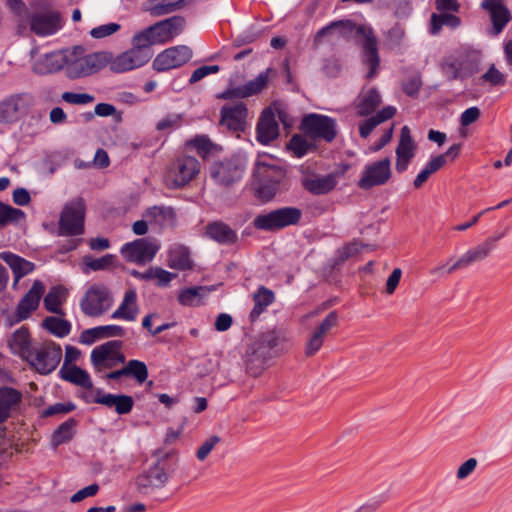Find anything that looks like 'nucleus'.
Masks as SVG:
<instances>
[{
	"label": "nucleus",
	"instance_id": "nucleus-1",
	"mask_svg": "<svg viewBox=\"0 0 512 512\" xmlns=\"http://www.w3.org/2000/svg\"><path fill=\"white\" fill-rule=\"evenodd\" d=\"M172 39V34H135L131 48L114 55L107 51L108 66L113 73H125L147 64L154 55L153 45L162 44Z\"/></svg>",
	"mask_w": 512,
	"mask_h": 512
},
{
	"label": "nucleus",
	"instance_id": "nucleus-2",
	"mask_svg": "<svg viewBox=\"0 0 512 512\" xmlns=\"http://www.w3.org/2000/svg\"><path fill=\"white\" fill-rule=\"evenodd\" d=\"M107 51L86 53L81 45L70 48L66 77L71 80L86 78L100 72L108 61Z\"/></svg>",
	"mask_w": 512,
	"mask_h": 512
},
{
	"label": "nucleus",
	"instance_id": "nucleus-3",
	"mask_svg": "<svg viewBox=\"0 0 512 512\" xmlns=\"http://www.w3.org/2000/svg\"><path fill=\"white\" fill-rule=\"evenodd\" d=\"M289 338L287 333L282 330H271L257 336L249 345L246 351L248 362L266 360L276 356L288 348Z\"/></svg>",
	"mask_w": 512,
	"mask_h": 512
},
{
	"label": "nucleus",
	"instance_id": "nucleus-4",
	"mask_svg": "<svg viewBox=\"0 0 512 512\" xmlns=\"http://www.w3.org/2000/svg\"><path fill=\"white\" fill-rule=\"evenodd\" d=\"M483 62L482 53L478 50H463L449 56L442 64L447 79H465L480 71Z\"/></svg>",
	"mask_w": 512,
	"mask_h": 512
},
{
	"label": "nucleus",
	"instance_id": "nucleus-5",
	"mask_svg": "<svg viewBox=\"0 0 512 512\" xmlns=\"http://www.w3.org/2000/svg\"><path fill=\"white\" fill-rule=\"evenodd\" d=\"M62 358V349L59 344L46 340L35 343L27 354L25 361L38 373L47 375L53 372Z\"/></svg>",
	"mask_w": 512,
	"mask_h": 512
},
{
	"label": "nucleus",
	"instance_id": "nucleus-6",
	"mask_svg": "<svg viewBox=\"0 0 512 512\" xmlns=\"http://www.w3.org/2000/svg\"><path fill=\"white\" fill-rule=\"evenodd\" d=\"M302 210L297 207L287 206L259 214L255 217L254 227L264 231H278L288 226L299 224L302 219Z\"/></svg>",
	"mask_w": 512,
	"mask_h": 512
},
{
	"label": "nucleus",
	"instance_id": "nucleus-7",
	"mask_svg": "<svg viewBox=\"0 0 512 512\" xmlns=\"http://www.w3.org/2000/svg\"><path fill=\"white\" fill-rule=\"evenodd\" d=\"M200 172V162L193 156L181 155L167 168L165 183L170 188H181L191 182Z\"/></svg>",
	"mask_w": 512,
	"mask_h": 512
},
{
	"label": "nucleus",
	"instance_id": "nucleus-8",
	"mask_svg": "<svg viewBox=\"0 0 512 512\" xmlns=\"http://www.w3.org/2000/svg\"><path fill=\"white\" fill-rule=\"evenodd\" d=\"M86 206L82 198L68 202L59 218L58 233L61 236H77L84 233Z\"/></svg>",
	"mask_w": 512,
	"mask_h": 512
},
{
	"label": "nucleus",
	"instance_id": "nucleus-9",
	"mask_svg": "<svg viewBox=\"0 0 512 512\" xmlns=\"http://www.w3.org/2000/svg\"><path fill=\"white\" fill-rule=\"evenodd\" d=\"M114 297L110 289L100 283L92 284L81 299L82 312L89 317H99L113 305Z\"/></svg>",
	"mask_w": 512,
	"mask_h": 512
},
{
	"label": "nucleus",
	"instance_id": "nucleus-10",
	"mask_svg": "<svg viewBox=\"0 0 512 512\" xmlns=\"http://www.w3.org/2000/svg\"><path fill=\"white\" fill-rule=\"evenodd\" d=\"M35 104L29 93L11 94L0 101V124L11 125L18 122Z\"/></svg>",
	"mask_w": 512,
	"mask_h": 512
},
{
	"label": "nucleus",
	"instance_id": "nucleus-11",
	"mask_svg": "<svg viewBox=\"0 0 512 512\" xmlns=\"http://www.w3.org/2000/svg\"><path fill=\"white\" fill-rule=\"evenodd\" d=\"M122 342L110 340L96 346L90 355L91 363L97 372L111 369L125 363V356L121 352Z\"/></svg>",
	"mask_w": 512,
	"mask_h": 512
},
{
	"label": "nucleus",
	"instance_id": "nucleus-12",
	"mask_svg": "<svg viewBox=\"0 0 512 512\" xmlns=\"http://www.w3.org/2000/svg\"><path fill=\"white\" fill-rule=\"evenodd\" d=\"M301 129L312 139L332 142L336 135V122L331 117L320 114H308L301 122Z\"/></svg>",
	"mask_w": 512,
	"mask_h": 512
},
{
	"label": "nucleus",
	"instance_id": "nucleus-13",
	"mask_svg": "<svg viewBox=\"0 0 512 512\" xmlns=\"http://www.w3.org/2000/svg\"><path fill=\"white\" fill-rule=\"evenodd\" d=\"M391 176V160L386 157L364 167L362 176L358 181V187L369 190L376 186H382L390 180Z\"/></svg>",
	"mask_w": 512,
	"mask_h": 512
},
{
	"label": "nucleus",
	"instance_id": "nucleus-14",
	"mask_svg": "<svg viewBox=\"0 0 512 512\" xmlns=\"http://www.w3.org/2000/svg\"><path fill=\"white\" fill-rule=\"evenodd\" d=\"M159 248L155 241L140 238L125 243L121 248V254L128 262L143 265L153 260Z\"/></svg>",
	"mask_w": 512,
	"mask_h": 512
},
{
	"label": "nucleus",
	"instance_id": "nucleus-15",
	"mask_svg": "<svg viewBox=\"0 0 512 512\" xmlns=\"http://www.w3.org/2000/svg\"><path fill=\"white\" fill-rule=\"evenodd\" d=\"M44 292V284L35 280L29 291L18 302L15 313L10 317V325L28 319L38 309Z\"/></svg>",
	"mask_w": 512,
	"mask_h": 512
},
{
	"label": "nucleus",
	"instance_id": "nucleus-16",
	"mask_svg": "<svg viewBox=\"0 0 512 512\" xmlns=\"http://www.w3.org/2000/svg\"><path fill=\"white\" fill-rule=\"evenodd\" d=\"M192 55L191 48L186 45L170 47L156 56L152 66L158 72H165L184 65Z\"/></svg>",
	"mask_w": 512,
	"mask_h": 512
},
{
	"label": "nucleus",
	"instance_id": "nucleus-17",
	"mask_svg": "<svg viewBox=\"0 0 512 512\" xmlns=\"http://www.w3.org/2000/svg\"><path fill=\"white\" fill-rule=\"evenodd\" d=\"M337 325V312H329L326 317L307 336L304 350L305 355L307 357L314 356L323 346L328 333Z\"/></svg>",
	"mask_w": 512,
	"mask_h": 512
},
{
	"label": "nucleus",
	"instance_id": "nucleus-18",
	"mask_svg": "<svg viewBox=\"0 0 512 512\" xmlns=\"http://www.w3.org/2000/svg\"><path fill=\"white\" fill-rule=\"evenodd\" d=\"M70 48L46 53L33 64V71L38 75L54 74L61 70L66 72Z\"/></svg>",
	"mask_w": 512,
	"mask_h": 512
},
{
	"label": "nucleus",
	"instance_id": "nucleus-19",
	"mask_svg": "<svg viewBox=\"0 0 512 512\" xmlns=\"http://www.w3.org/2000/svg\"><path fill=\"white\" fill-rule=\"evenodd\" d=\"M272 70L270 68L261 72L256 78L250 80L246 84L227 89L218 95L219 99H232V98H247L260 93L268 85L269 74Z\"/></svg>",
	"mask_w": 512,
	"mask_h": 512
},
{
	"label": "nucleus",
	"instance_id": "nucleus-20",
	"mask_svg": "<svg viewBox=\"0 0 512 512\" xmlns=\"http://www.w3.org/2000/svg\"><path fill=\"white\" fill-rule=\"evenodd\" d=\"M416 143L414 142L411 131L408 126H403L400 132L399 143L396 148L395 169L402 173L407 170L409 163L416 153Z\"/></svg>",
	"mask_w": 512,
	"mask_h": 512
},
{
	"label": "nucleus",
	"instance_id": "nucleus-21",
	"mask_svg": "<svg viewBox=\"0 0 512 512\" xmlns=\"http://www.w3.org/2000/svg\"><path fill=\"white\" fill-rule=\"evenodd\" d=\"M242 166L233 159L215 162L210 168L211 177L220 185L229 186L242 177Z\"/></svg>",
	"mask_w": 512,
	"mask_h": 512
},
{
	"label": "nucleus",
	"instance_id": "nucleus-22",
	"mask_svg": "<svg viewBox=\"0 0 512 512\" xmlns=\"http://www.w3.org/2000/svg\"><path fill=\"white\" fill-rule=\"evenodd\" d=\"M168 481V474L164 467L155 463L136 479L137 490L142 494H149L155 489L162 488Z\"/></svg>",
	"mask_w": 512,
	"mask_h": 512
},
{
	"label": "nucleus",
	"instance_id": "nucleus-23",
	"mask_svg": "<svg viewBox=\"0 0 512 512\" xmlns=\"http://www.w3.org/2000/svg\"><path fill=\"white\" fill-rule=\"evenodd\" d=\"M361 65L367 69L365 77L372 79L376 76L380 65L377 40L373 34H363L361 39Z\"/></svg>",
	"mask_w": 512,
	"mask_h": 512
},
{
	"label": "nucleus",
	"instance_id": "nucleus-24",
	"mask_svg": "<svg viewBox=\"0 0 512 512\" xmlns=\"http://www.w3.org/2000/svg\"><path fill=\"white\" fill-rule=\"evenodd\" d=\"M247 116L248 110L244 102L226 104L221 109V124L235 132L244 131Z\"/></svg>",
	"mask_w": 512,
	"mask_h": 512
},
{
	"label": "nucleus",
	"instance_id": "nucleus-25",
	"mask_svg": "<svg viewBox=\"0 0 512 512\" xmlns=\"http://www.w3.org/2000/svg\"><path fill=\"white\" fill-rule=\"evenodd\" d=\"M274 161L271 156L266 154L258 156L254 169L256 181L280 183L284 179L285 171Z\"/></svg>",
	"mask_w": 512,
	"mask_h": 512
},
{
	"label": "nucleus",
	"instance_id": "nucleus-26",
	"mask_svg": "<svg viewBox=\"0 0 512 512\" xmlns=\"http://www.w3.org/2000/svg\"><path fill=\"white\" fill-rule=\"evenodd\" d=\"M493 251V240L485 239L482 243L467 250L454 264L451 270H460L484 261Z\"/></svg>",
	"mask_w": 512,
	"mask_h": 512
},
{
	"label": "nucleus",
	"instance_id": "nucleus-27",
	"mask_svg": "<svg viewBox=\"0 0 512 512\" xmlns=\"http://www.w3.org/2000/svg\"><path fill=\"white\" fill-rule=\"evenodd\" d=\"M94 392V403L102 404L108 408H114L120 415L128 414L133 409L134 400L131 396L124 394H103L100 389H96Z\"/></svg>",
	"mask_w": 512,
	"mask_h": 512
},
{
	"label": "nucleus",
	"instance_id": "nucleus-28",
	"mask_svg": "<svg viewBox=\"0 0 512 512\" xmlns=\"http://www.w3.org/2000/svg\"><path fill=\"white\" fill-rule=\"evenodd\" d=\"M279 135V126L271 109H265L257 124V139L262 144H269Z\"/></svg>",
	"mask_w": 512,
	"mask_h": 512
},
{
	"label": "nucleus",
	"instance_id": "nucleus-29",
	"mask_svg": "<svg viewBox=\"0 0 512 512\" xmlns=\"http://www.w3.org/2000/svg\"><path fill=\"white\" fill-rule=\"evenodd\" d=\"M204 235L221 245H232L238 239L236 231L222 221L208 223Z\"/></svg>",
	"mask_w": 512,
	"mask_h": 512
},
{
	"label": "nucleus",
	"instance_id": "nucleus-30",
	"mask_svg": "<svg viewBox=\"0 0 512 512\" xmlns=\"http://www.w3.org/2000/svg\"><path fill=\"white\" fill-rule=\"evenodd\" d=\"M22 401V394L12 387L0 388V424L15 412Z\"/></svg>",
	"mask_w": 512,
	"mask_h": 512
},
{
	"label": "nucleus",
	"instance_id": "nucleus-31",
	"mask_svg": "<svg viewBox=\"0 0 512 512\" xmlns=\"http://www.w3.org/2000/svg\"><path fill=\"white\" fill-rule=\"evenodd\" d=\"M481 6L488 11L495 32H501L511 18L503 0H484Z\"/></svg>",
	"mask_w": 512,
	"mask_h": 512
},
{
	"label": "nucleus",
	"instance_id": "nucleus-32",
	"mask_svg": "<svg viewBox=\"0 0 512 512\" xmlns=\"http://www.w3.org/2000/svg\"><path fill=\"white\" fill-rule=\"evenodd\" d=\"M139 314L137 303V294L134 289L125 292L123 300L119 307L112 313V319L124 320L128 322L135 321Z\"/></svg>",
	"mask_w": 512,
	"mask_h": 512
},
{
	"label": "nucleus",
	"instance_id": "nucleus-33",
	"mask_svg": "<svg viewBox=\"0 0 512 512\" xmlns=\"http://www.w3.org/2000/svg\"><path fill=\"white\" fill-rule=\"evenodd\" d=\"M143 217L150 225L160 228L172 227L176 223V214L171 207L153 206L145 211Z\"/></svg>",
	"mask_w": 512,
	"mask_h": 512
},
{
	"label": "nucleus",
	"instance_id": "nucleus-34",
	"mask_svg": "<svg viewBox=\"0 0 512 512\" xmlns=\"http://www.w3.org/2000/svg\"><path fill=\"white\" fill-rule=\"evenodd\" d=\"M302 185L312 194L323 195L329 193L335 188L337 185V178L334 174L316 175L304 178Z\"/></svg>",
	"mask_w": 512,
	"mask_h": 512
},
{
	"label": "nucleus",
	"instance_id": "nucleus-35",
	"mask_svg": "<svg viewBox=\"0 0 512 512\" xmlns=\"http://www.w3.org/2000/svg\"><path fill=\"white\" fill-rule=\"evenodd\" d=\"M62 28V19L56 11L40 12L32 18L33 32H52Z\"/></svg>",
	"mask_w": 512,
	"mask_h": 512
},
{
	"label": "nucleus",
	"instance_id": "nucleus-36",
	"mask_svg": "<svg viewBox=\"0 0 512 512\" xmlns=\"http://www.w3.org/2000/svg\"><path fill=\"white\" fill-rule=\"evenodd\" d=\"M8 345L14 354L25 360L27 354L32 350L30 331L22 326L15 330L8 340Z\"/></svg>",
	"mask_w": 512,
	"mask_h": 512
},
{
	"label": "nucleus",
	"instance_id": "nucleus-37",
	"mask_svg": "<svg viewBox=\"0 0 512 512\" xmlns=\"http://www.w3.org/2000/svg\"><path fill=\"white\" fill-rule=\"evenodd\" d=\"M60 377L74 385L80 386L87 390H93V382L87 371L82 368L71 365H63L59 371Z\"/></svg>",
	"mask_w": 512,
	"mask_h": 512
},
{
	"label": "nucleus",
	"instance_id": "nucleus-38",
	"mask_svg": "<svg viewBox=\"0 0 512 512\" xmlns=\"http://www.w3.org/2000/svg\"><path fill=\"white\" fill-rule=\"evenodd\" d=\"M0 258L12 269L15 277V283H17L20 278L31 273L35 268V265L32 262L11 252H1Z\"/></svg>",
	"mask_w": 512,
	"mask_h": 512
},
{
	"label": "nucleus",
	"instance_id": "nucleus-39",
	"mask_svg": "<svg viewBox=\"0 0 512 512\" xmlns=\"http://www.w3.org/2000/svg\"><path fill=\"white\" fill-rule=\"evenodd\" d=\"M396 108L387 106L369 117L359 125V133L362 138H367L371 132L380 124L394 117Z\"/></svg>",
	"mask_w": 512,
	"mask_h": 512
},
{
	"label": "nucleus",
	"instance_id": "nucleus-40",
	"mask_svg": "<svg viewBox=\"0 0 512 512\" xmlns=\"http://www.w3.org/2000/svg\"><path fill=\"white\" fill-rule=\"evenodd\" d=\"M381 95L375 88L362 91L357 98V110L360 116H368L381 104Z\"/></svg>",
	"mask_w": 512,
	"mask_h": 512
},
{
	"label": "nucleus",
	"instance_id": "nucleus-41",
	"mask_svg": "<svg viewBox=\"0 0 512 512\" xmlns=\"http://www.w3.org/2000/svg\"><path fill=\"white\" fill-rule=\"evenodd\" d=\"M168 265L177 270L191 269L193 264L189 249L180 244L173 245L168 252Z\"/></svg>",
	"mask_w": 512,
	"mask_h": 512
},
{
	"label": "nucleus",
	"instance_id": "nucleus-42",
	"mask_svg": "<svg viewBox=\"0 0 512 512\" xmlns=\"http://www.w3.org/2000/svg\"><path fill=\"white\" fill-rule=\"evenodd\" d=\"M274 298L272 290L261 286L253 295L254 307L250 312V320L252 322L256 321L266 308L273 303Z\"/></svg>",
	"mask_w": 512,
	"mask_h": 512
},
{
	"label": "nucleus",
	"instance_id": "nucleus-43",
	"mask_svg": "<svg viewBox=\"0 0 512 512\" xmlns=\"http://www.w3.org/2000/svg\"><path fill=\"white\" fill-rule=\"evenodd\" d=\"M66 297V289L61 286L52 287L44 298V306L49 312L63 316L64 312L61 305Z\"/></svg>",
	"mask_w": 512,
	"mask_h": 512
},
{
	"label": "nucleus",
	"instance_id": "nucleus-44",
	"mask_svg": "<svg viewBox=\"0 0 512 512\" xmlns=\"http://www.w3.org/2000/svg\"><path fill=\"white\" fill-rule=\"evenodd\" d=\"M186 21L181 16H172L145 28L142 32H178L185 29Z\"/></svg>",
	"mask_w": 512,
	"mask_h": 512
},
{
	"label": "nucleus",
	"instance_id": "nucleus-45",
	"mask_svg": "<svg viewBox=\"0 0 512 512\" xmlns=\"http://www.w3.org/2000/svg\"><path fill=\"white\" fill-rule=\"evenodd\" d=\"M42 325L46 330L58 337L67 336L71 330V325L67 320L54 316L46 317Z\"/></svg>",
	"mask_w": 512,
	"mask_h": 512
},
{
	"label": "nucleus",
	"instance_id": "nucleus-46",
	"mask_svg": "<svg viewBox=\"0 0 512 512\" xmlns=\"http://www.w3.org/2000/svg\"><path fill=\"white\" fill-rule=\"evenodd\" d=\"M507 75L501 72L495 64H491L488 70L482 74L479 79V84H487L491 87L504 86L506 84Z\"/></svg>",
	"mask_w": 512,
	"mask_h": 512
},
{
	"label": "nucleus",
	"instance_id": "nucleus-47",
	"mask_svg": "<svg viewBox=\"0 0 512 512\" xmlns=\"http://www.w3.org/2000/svg\"><path fill=\"white\" fill-rule=\"evenodd\" d=\"M460 25V19L452 14L441 13L432 14L431 16V27L432 32H437L444 26L449 29H455Z\"/></svg>",
	"mask_w": 512,
	"mask_h": 512
},
{
	"label": "nucleus",
	"instance_id": "nucleus-48",
	"mask_svg": "<svg viewBox=\"0 0 512 512\" xmlns=\"http://www.w3.org/2000/svg\"><path fill=\"white\" fill-rule=\"evenodd\" d=\"M186 146L194 148L202 158L207 157L216 148L206 135L195 136L186 142Z\"/></svg>",
	"mask_w": 512,
	"mask_h": 512
},
{
	"label": "nucleus",
	"instance_id": "nucleus-49",
	"mask_svg": "<svg viewBox=\"0 0 512 512\" xmlns=\"http://www.w3.org/2000/svg\"><path fill=\"white\" fill-rule=\"evenodd\" d=\"M25 213L17 208L0 202V228L24 219Z\"/></svg>",
	"mask_w": 512,
	"mask_h": 512
},
{
	"label": "nucleus",
	"instance_id": "nucleus-50",
	"mask_svg": "<svg viewBox=\"0 0 512 512\" xmlns=\"http://www.w3.org/2000/svg\"><path fill=\"white\" fill-rule=\"evenodd\" d=\"M76 425V421L72 418L63 422L53 433L52 441L55 446H58L64 442L69 441L73 436V429Z\"/></svg>",
	"mask_w": 512,
	"mask_h": 512
},
{
	"label": "nucleus",
	"instance_id": "nucleus-51",
	"mask_svg": "<svg viewBox=\"0 0 512 512\" xmlns=\"http://www.w3.org/2000/svg\"><path fill=\"white\" fill-rule=\"evenodd\" d=\"M127 376L133 377L138 383H143L148 378V369L140 360H129L125 365Z\"/></svg>",
	"mask_w": 512,
	"mask_h": 512
},
{
	"label": "nucleus",
	"instance_id": "nucleus-52",
	"mask_svg": "<svg viewBox=\"0 0 512 512\" xmlns=\"http://www.w3.org/2000/svg\"><path fill=\"white\" fill-rule=\"evenodd\" d=\"M331 29L338 30V32H372L371 28L366 27L365 25H358L351 20L334 22L330 26L320 29L319 32H329Z\"/></svg>",
	"mask_w": 512,
	"mask_h": 512
},
{
	"label": "nucleus",
	"instance_id": "nucleus-53",
	"mask_svg": "<svg viewBox=\"0 0 512 512\" xmlns=\"http://www.w3.org/2000/svg\"><path fill=\"white\" fill-rule=\"evenodd\" d=\"M185 0H160V3L150 9L151 15L161 16L174 12L183 7Z\"/></svg>",
	"mask_w": 512,
	"mask_h": 512
},
{
	"label": "nucleus",
	"instance_id": "nucleus-54",
	"mask_svg": "<svg viewBox=\"0 0 512 512\" xmlns=\"http://www.w3.org/2000/svg\"><path fill=\"white\" fill-rule=\"evenodd\" d=\"M115 256L112 254H106L100 258L85 257L84 263L87 268L93 271H99L107 269L114 265Z\"/></svg>",
	"mask_w": 512,
	"mask_h": 512
},
{
	"label": "nucleus",
	"instance_id": "nucleus-55",
	"mask_svg": "<svg viewBox=\"0 0 512 512\" xmlns=\"http://www.w3.org/2000/svg\"><path fill=\"white\" fill-rule=\"evenodd\" d=\"M257 182V188H256V194L257 197L264 201H270L272 198L275 197L279 190V184L280 183H272V182H266V181H256Z\"/></svg>",
	"mask_w": 512,
	"mask_h": 512
},
{
	"label": "nucleus",
	"instance_id": "nucleus-56",
	"mask_svg": "<svg viewBox=\"0 0 512 512\" xmlns=\"http://www.w3.org/2000/svg\"><path fill=\"white\" fill-rule=\"evenodd\" d=\"M287 148L291 150L296 157H303L311 148V144L301 135H294Z\"/></svg>",
	"mask_w": 512,
	"mask_h": 512
},
{
	"label": "nucleus",
	"instance_id": "nucleus-57",
	"mask_svg": "<svg viewBox=\"0 0 512 512\" xmlns=\"http://www.w3.org/2000/svg\"><path fill=\"white\" fill-rule=\"evenodd\" d=\"M61 98L64 102L72 105H86L95 101V97L88 93L64 92Z\"/></svg>",
	"mask_w": 512,
	"mask_h": 512
},
{
	"label": "nucleus",
	"instance_id": "nucleus-58",
	"mask_svg": "<svg viewBox=\"0 0 512 512\" xmlns=\"http://www.w3.org/2000/svg\"><path fill=\"white\" fill-rule=\"evenodd\" d=\"M182 116L180 114H169L156 124L158 131H170L180 127Z\"/></svg>",
	"mask_w": 512,
	"mask_h": 512
},
{
	"label": "nucleus",
	"instance_id": "nucleus-59",
	"mask_svg": "<svg viewBox=\"0 0 512 512\" xmlns=\"http://www.w3.org/2000/svg\"><path fill=\"white\" fill-rule=\"evenodd\" d=\"M89 332H100L102 338L105 337H123L126 334V330L119 325H106L95 328H90Z\"/></svg>",
	"mask_w": 512,
	"mask_h": 512
},
{
	"label": "nucleus",
	"instance_id": "nucleus-60",
	"mask_svg": "<svg viewBox=\"0 0 512 512\" xmlns=\"http://www.w3.org/2000/svg\"><path fill=\"white\" fill-rule=\"evenodd\" d=\"M221 441V438L217 435H213L206 439L196 452V457L199 461H204L212 449Z\"/></svg>",
	"mask_w": 512,
	"mask_h": 512
},
{
	"label": "nucleus",
	"instance_id": "nucleus-61",
	"mask_svg": "<svg viewBox=\"0 0 512 512\" xmlns=\"http://www.w3.org/2000/svg\"><path fill=\"white\" fill-rule=\"evenodd\" d=\"M363 248V244L357 241H353L338 250V260L344 262L350 257L356 255Z\"/></svg>",
	"mask_w": 512,
	"mask_h": 512
},
{
	"label": "nucleus",
	"instance_id": "nucleus-62",
	"mask_svg": "<svg viewBox=\"0 0 512 512\" xmlns=\"http://www.w3.org/2000/svg\"><path fill=\"white\" fill-rule=\"evenodd\" d=\"M175 277V274L170 273L162 268L152 267V280H157V284L161 287L168 286L171 280Z\"/></svg>",
	"mask_w": 512,
	"mask_h": 512
},
{
	"label": "nucleus",
	"instance_id": "nucleus-63",
	"mask_svg": "<svg viewBox=\"0 0 512 512\" xmlns=\"http://www.w3.org/2000/svg\"><path fill=\"white\" fill-rule=\"evenodd\" d=\"M421 87H422V81H421V77L419 75H414L403 83V91L408 96H411V97L418 95Z\"/></svg>",
	"mask_w": 512,
	"mask_h": 512
},
{
	"label": "nucleus",
	"instance_id": "nucleus-64",
	"mask_svg": "<svg viewBox=\"0 0 512 512\" xmlns=\"http://www.w3.org/2000/svg\"><path fill=\"white\" fill-rule=\"evenodd\" d=\"M220 70L218 65H211V66H201L197 69H195L189 79V82L191 84H194L204 77L208 76L209 74L217 73Z\"/></svg>",
	"mask_w": 512,
	"mask_h": 512
}]
</instances>
